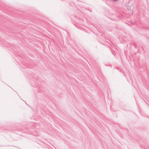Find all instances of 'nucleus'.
<instances>
[{
    "label": "nucleus",
    "instance_id": "nucleus-2",
    "mask_svg": "<svg viewBox=\"0 0 149 149\" xmlns=\"http://www.w3.org/2000/svg\"><path fill=\"white\" fill-rule=\"evenodd\" d=\"M112 1H116L117 0H112Z\"/></svg>",
    "mask_w": 149,
    "mask_h": 149
},
{
    "label": "nucleus",
    "instance_id": "nucleus-1",
    "mask_svg": "<svg viewBox=\"0 0 149 149\" xmlns=\"http://www.w3.org/2000/svg\"><path fill=\"white\" fill-rule=\"evenodd\" d=\"M130 9V7H128V8H127V9H128V10H129V9Z\"/></svg>",
    "mask_w": 149,
    "mask_h": 149
}]
</instances>
